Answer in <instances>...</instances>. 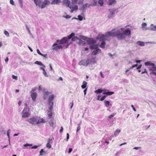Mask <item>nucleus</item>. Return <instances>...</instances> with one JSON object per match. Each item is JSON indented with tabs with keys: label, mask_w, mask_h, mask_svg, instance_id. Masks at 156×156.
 Wrapping results in <instances>:
<instances>
[{
	"label": "nucleus",
	"mask_w": 156,
	"mask_h": 156,
	"mask_svg": "<svg viewBox=\"0 0 156 156\" xmlns=\"http://www.w3.org/2000/svg\"><path fill=\"white\" fill-rule=\"evenodd\" d=\"M54 103L52 102V104H51L50 105H49V111L48 112H51L52 111V109L53 108V105Z\"/></svg>",
	"instance_id": "obj_29"
},
{
	"label": "nucleus",
	"mask_w": 156,
	"mask_h": 156,
	"mask_svg": "<svg viewBox=\"0 0 156 156\" xmlns=\"http://www.w3.org/2000/svg\"><path fill=\"white\" fill-rule=\"evenodd\" d=\"M75 35L72 37L71 38V41H75L77 40H79V39L80 38L79 37H77V36H74Z\"/></svg>",
	"instance_id": "obj_30"
},
{
	"label": "nucleus",
	"mask_w": 156,
	"mask_h": 156,
	"mask_svg": "<svg viewBox=\"0 0 156 156\" xmlns=\"http://www.w3.org/2000/svg\"><path fill=\"white\" fill-rule=\"evenodd\" d=\"M91 4H88L86 3L85 4L82 5L80 9V10H81L83 12H84L85 11L87 7H89L90 6H91Z\"/></svg>",
	"instance_id": "obj_9"
},
{
	"label": "nucleus",
	"mask_w": 156,
	"mask_h": 156,
	"mask_svg": "<svg viewBox=\"0 0 156 156\" xmlns=\"http://www.w3.org/2000/svg\"><path fill=\"white\" fill-rule=\"evenodd\" d=\"M87 42L88 44H94L96 43V41L93 39H88L87 40Z\"/></svg>",
	"instance_id": "obj_19"
},
{
	"label": "nucleus",
	"mask_w": 156,
	"mask_h": 156,
	"mask_svg": "<svg viewBox=\"0 0 156 156\" xmlns=\"http://www.w3.org/2000/svg\"><path fill=\"white\" fill-rule=\"evenodd\" d=\"M66 137H67V140L66 141H68V140L69 138V135L68 133H67L66 134Z\"/></svg>",
	"instance_id": "obj_61"
},
{
	"label": "nucleus",
	"mask_w": 156,
	"mask_h": 156,
	"mask_svg": "<svg viewBox=\"0 0 156 156\" xmlns=\"http://www.w3.org/2000/svg\"><path fill=\"white\" fill-rule=\"evenodd\" d=\"M12 77L13 79H14L16 80H17V77L16 76H15L14 75H12Z\"/></svg>",
	"instance_id": "obj_52"
},
{
	"label": "nucleus",
	"mask_w": 156,
	"mask_h": 156,
	"mask_svg": "<svg viewBox=\"0 0 156 156\" xmlns=\"http://www.w3.org/2000/svg\"><path fill=\"white\" fill-rule=\"evenodd\" d=\"M32 144H24L23 145V146L24 147H27L28 146H32Z\"/></svg>",
	"instance_id": "obj_51"
},
{
	"label": "nucleus",
	"mask_w": 156,
	"mask_h": 156,
	"mask_svg": "<svg viewBox=\"0 0 156 156\" xmlns=\"http://www.w3.org/2000/svg\"><path fill=\"white\" fill-rule=\"evenodd\" d=\"M100 74L101 78H105L104 75L101 72H100Z\"/></svg>",
	"instance_id": "obj_46"
},
{
	"label": "nucleus",
	"mask_w": 156,
	"mask_h": 156,
	"mask_svg": "<svg viewBox=\"0 0 156 156\" xmlns=\"http://www.w3.org/2000/svg\"><path fill=\"white\" fill-rule=\"evenodd\" d=\"M98 3L101 6H102L103 4V0H99Z\"/></svg>",
	"instance_id": "obj_40"
},
{
	"label": "nucleus",
	"mask_w": 156,
	"mask_h": 156,
	"mask_svg": "<svg viewBox=\"0 0 156 156\" xmlns=\"http://www.w3.org/2000/svg\"><path fill=\"white\" fill-rule=\"evenodd\" d=\"M49 123L50 126L52 127L53 128H54L55 127V124H54L53 120H51L49 122Z\"/></svg>",
	"instance_id": "obj_25"
},
{
	"label": "nucleus",
	"mask_w": 156,
	"mask_h": 156,
	"mask_svg": "<svg viewBox=\"0 0 156 156\" xmlns=\"http://www.w3.org/2000/svg\"><path fill=\"white\" fill-rule=\"evenodd\" d=\"M118 12V10L117 9L113 8L110 9L108 10V18L109 19L111 18L114 17L115 13H117Z\"/></svg>",
	"instance_id": "obj_5"
},
{
	"label": "nucleus",
	"mask_w": 156,
	"mask_h": 156,
	"mask_svg": "<svg viewBox=\"0 0 156 156\" xmlns=\"http://www.w3.org/2000/svg\"><path fill=\"white\" fill-rule=\"evenodd\" d=\"M136 44L141 46H144L145 45V44L144 42L140 41H137Z\"/></svg>",
	"instance_id": "obj_27"
},
{
	"label": "nucleus",
	"mask_w": 156,
	"mask_h": 156,
	"mask_svg": "<svg viewBox=\"0 0 156 156\" xmlns=\"http://www.w3.org/2000/svg\"><path fill=\"white\" fill-rule=\"evenodd\" d=\"M84 0H78V4L79 5L82 4Z\"/></svg>",
	"instance_id": "obj_47"
},
{
	"label": "nucleus",
	"mask_w": 156,
	"mask_h": 156,
	"mask_svg": "<svg viewBox=\"0 0 156 156\" xmlns=\"http://www.w3.org/2000/svg\"><path fill=\"white\" fill-rule=\"evenodd\" d=\"M116 2L115 0H109L108 1V4L111 5L115 4Z\"/></svg>",
	"instance_id": "obj_26"
},
{
	"label": "nucleus",
	"mask_w": 156,
	"mask_h": 156,
	"mask_svg": "<svg viewBox=\"0 0 156 156\" xmlns=\"http://www.w3.org/2000/svg\"><path fill=\"white\" fill-rule=\"evenodd\" d=\"M50 3V2L48 0H45L43 2H42V4L41 5L40 7L41 9H43L47 5H49Z\"/></svg>",
	"instance_id": "obj_11"
},
{
	"label": "nucleus",
	"mask_w": 156,
	"mask_h": 156,
	"mask_svg": "<svg viewBox=\"0 0 156 156\" xmlns=\"http://www.w3.org/2000/svg\"><path fill=\"white\" fill-rule=\"evenodd\" d=\"M106 96H103L102 97H101L100 99V100L101 101H103L104 100V99L106 98Z\"/></svg>",
	"instance_id": "obj_48"
},
{
	"label": "nucleus",
	"mask_w": 156,
	"mask_h": 156,
	"mask_svg": "<svg viewBox=\"0 0 156 156\" xmlns=\"http://www.w3.org/2000/svg\"><path fill=\"white\" fill-rule=\"evenodd\" d=\"M104 91V90H102L101 89H98L97 90V91L98 93H101L103 92Z\"/></svg>",
	"instance_id": "obj_54"
},
{
	"label": "nucleus",
	"mask_w": 156,
	"mask_h": 156,
	"mask_svg": "<svg viewBox=\"0 0 156 156\" xmlns=\"http://www.w3.org/2000/svg\"><path fill=\"white\" fill-rule=\"evenodd\" d=\"M90 62L93 64L96 63V60L95 57H92L90 59Z\"/></svg>",
	"instance_id": "obj_21"
},
{
	"label": "nucleus",
	"mask_w": 156,
	"mask_h": 156,
	"mask_svg": "<svg viewBox=\"0 0 156 156\" xmlns=\"http://www.w3.org/2000/svg\"><path fill=\"white\" fill-rule=\"evenodd\" d=\"M123 28L120 29H114L111 31L107 32L105 34L99 35L97 38L100 41H105L106 37H116L119 40H122L126 38V36H130L131 34V31L129 29L124 30Z\"/></svg>",
	"instance_id": "obj_1"
},
{
	"label": "nucleus",
	"mask_w": 156,
	"mask_h": 156,
	"mask_svg": "<svg viewBox=\"0 0 156 156\" xmlns=\"http://www.w3.org/2000/svg\"><path fill=\"white\" fill-rule=\"evenodd\" d=\"M63 3L66 5L67 7L71 8V5L70 4V2L69 0H64L63 1Z\"/></svg>",
	"instance_id": "obj_15"
},
{
	"label": "nucleus",
	"mask_w": 156,
	"mask_h": 156,
	"mask_svg": "<svg viewBox=\"0 0 156 156\" xmlns=\"http://www.w3.org/2000/svg\"><path fill=\"white\" fill-rule=\"evenodd\" d=\"M105 45H106V43H105V41H101V44L99 46L101 48H104Z\"/></svg>",
	"instance_id": "obj_28"
},
{
	"label": "nucleus",
	"mask_w": 156,
	"mask_h": 156,
	"mask_svg": "<svg viewBox=\"0 0 156 156\" xmlns=\"http://www.w3.org/2000/svg\"><path fill=\"white\" fill-rule=\"evenodd\" d=\"M52 143V142H51V143H47L46 144V147H47L48 148H50L51 147V144Z\"/></svg>",
	"instance_id": "obj_35"
},
{
	"label": "nucleus",
	"mask_w": 156,
	"mask_h": 156,
	"mask_svg": "<svg viewBox=\"0 0 156 156\" xmlns=\"http://www.w3.org/2000/svg\"><path fill=\"white\" fill-rule=\"evenodd\" d=\"M52 116V113L50 112L48 114V116L49 117V118L51 119V118Z\"/></svg>",
	"instance_id": "obj_53"
},
{
	"label": "nucleus",
	"mask_w": 156,
	"mask_h": 156,
	"mask_svg": "<svg viewBox=\"0 0 156 156\" xmlns=\"http://www.w3.org/2000/svg\"><path fill=\"white\" fill-rule=\"evenodd\" d=\"M52 140V139H50L49 138L48 140V143H51V142H52L51 141Z\"/></svg>",
	"instance_id": "obj_64"
},
{
	"label": "nucleus",
	"mask_w": 156,
	"mask_h": 156,
	"mask_svg": "<svg viewBox=\"0 0 156 156\" xmlns=\"http://www.w3.org/2000/svg\"><path fill=\"white\" fill-rule=\"evenodd\" d=\"M93 1H94V4H91V6H94V5H96L97 4V1H96V0H93Z\"/></svg>",
	"instance_id": "obj_50"
},
{
	"label": "nucleus",
	"mask_w": 156,
	"mask_h": 156,
	"mask_svg": "<svg viewBox=\"0 0 156 156\" xmlns=\"http://www.w3.org/2000/svg\"><path fill=\"white\" fill-rule=\"evenodd\" d=\"M37 52L38 54L40 55H43V54H42L40 51L38 49H37Z\"/></svg>",
	"instance_id": "obj_49"
},
{
	"label": "nucleus",
	"mask_w": 156,
	"mask_h": 156,
	"mask_svg": "<svg viewBox=\"0 0 156 156\" xmlns=\"http://www.w3.org/2000/svg\"><path fill=\"white\" fill-rule=\"evenodd\" d=\"M101 52V50L99 48H97L96 50H94L92 52V54L94 55H96Z\"/></svg>",
	"instance_id": "obj_17"
},
{
	"label": "nucleus",
	"mask_w": 156,
	"mask_h": 156,
	"mask_svg": "<svg viewBox=\"0 0 156 156\" xmlns=\"http://www.w3.org/2000/svg\"><path fill=\"white\" fill-rule=\"evenodd\" d=\"M43 153H44V154L46 153L45 151H44L43 149H41L40 152V155L41 156L43 155Z\"/></svg>",
	"instance_id": "obj_39"
},
{
	"label": "nucleus",
	"mask_w": 156,
	"mask_h": 156,
	"mask_svg": "<svg viewBox=\"0 0 156 156\" xmlns=\"http://www.w3.org/2000/svg\"><path fill=\"white\" fill-rule=\"evenodd\" d=\"M147 24L145 23H142V27L143 30H146L148 29L147 28H146V27L147 26Z\"/></svg>",
	"instance_id": "obj_31"
},
{
	"label": "nucleus",
	"mask_w": 156,
	"mask_h": 156,
	"mask_svg": "<svg viewBox=\"0 0 156 156\" xmlns=\"http://www.w3.org/2000/svg\"><path fill=\"white\" fill-rule=\"evenodd\" d=\"M72 3L73 5H74L77 4L78 0H71Z\"/></svg>",
	"instance_id": "obj_36"
},
{
	"label": "nucleus",
	"mask_w": 156,
	"mask_h": 156,
	"mask_svg": "<svg viewBox=\"0 0 156 156\" xmlns=\"http://www.w3.org/2000/svg\"><path fill=\"white\" fill-rule=\"evenodd\" d=\"M98 44H93L90 46V48L91 49H97L98 47Z\"/></svg>",
	"instance_id": "obj_22"
},
{
	"label": "nucleus",
	"mask_w": 156,
	"mask_h": 156,
	"mask_svg": "<svg viewBox=\"0 0 156 156\" xmlns=\"http://www.w3.org/2000/svg\"><path fill=\"white\" fill-rule=\"evenodd\" d=\"M51 93L50 92L48 91H44V99H46L48 96H49L50 94Z\"/></svg>",
	"instance_id": "obj_20"
},
{
	"label": "nucleus",
	"mask_w": 156,
	"mask_h": 156,
	"mask_svg": "<svg viewBox=\"0 0 156 156\" xmlns=\"http://www.w3.org/2000/svg\"><path fill=\"white\" fill-rule=\"evenodd\" d=\"M90 63V59H87V60L83 59L81 60L79 63L80 65H83L87 66Z\"/></svg>",
	"instance_id": "obj_8"
},
{
	"label": "nucleus",
	"mask_w": 156,
	"mask_h": 156,
	"mask_svg": "<svg viewBox=\"0 0 156 156\" xmlns=\"http://www.w3.org/2000/svg\"><path fill=\"white\" fill-rule=\"evenodd\" d=\"M54 94H51L49 96L48 104L50 105L52 104V102H53L52 101L54 98Z\"/></svg>",
	"instance_id": "obj_12"
},
{
	"label": "nucleus",
	"mask_w": 156,
	"mask_h": 156,
	"mask_svg": "<svg viewBox=\"0 0 156 156\" xmlns=\"http://www.w3.org/2000/svg\"><path fill=\"white\" fill-rule=\"evenodd\" d=\"M80 129V126H78L77 127L76 132H78Z\"/></svg>",
	"instance_id": "obj_59"
},
{
	"label": "nucleus",
	"mask_w": 156,
	"mask_h": 156,
	"mask_svg": "<svg viewBox=\"0 0 156 156\" xmlns=\"http://www.w3.org/2000/svg\"><path fill=\"white\" fill-rule=\"evenodd\" d=\"M61 2V0H53L51 3V5H57Z\"/></svg>",
	"instance_id": "obj_18"
},
{
	"label": "nucleus",
	"mask_w": 156,
	"mask_h": 156,
	"mask_svg": "<svg viewBox=\"0 0 156 156\" xmlns=\"http://www.w3.org/2000/svg\"><path fill=\"white\" fill-rule=\"evenodd\" d=\"M121 130L120 129H117L115 132L114 133V135L116 137L117 136L120 132Z\"/></svg>",
	"instance_id": "obj_23"
},
{
	"label": "nucleus",
	"mask_w": 156,
	"mask_h": 156,
	"mask_svg": "<svg viewBox=\"0 0 156 156\" xmlns=\"http://www.w3.org/2000/svg\"><path fill=\"white\" fill-rule=\"evenodd\" d=\"M78 19L80 21L82 20L83 19V17L80 15L78 16Z\"/></svg>",
	"instance_id": "obj_45"
},
{
	"label": "nucleus",
	"mask_w": 156,
	"mask_h": 156,
	"mask_svg": "<svg viewBox=\"0 0 156 156\" xmlns=\"http://www.w3.org/2000/svg\"><path fill=\"white\" fill-rule=\"evenodd\" d=\"M150 29L153 31H155L156 30V26H154L153 27H151Z\"/></svg>",
	"instance_id": "obj_43"
},
{
	"label": "nucleus",
	"mask_w": 156,
	"mask_h": 156,
	"mask_svg": "<svg viewBox=\"0 0 156 156\" xmlns=\"http://www.w3.org/2000/svg\"><path fill=\"white\" fill-rule=\"evenodd\" d=\"M74 35H75V33H72L70 35L68 36L67 37H64L60 41L58 40H57L56 42L59 44H64L66 42L68 39H70Z\"/></svg>",
	"instance_id": "obj_3"
},
{
	"label": "nucleus",
	"mask_w": 156,
	"mask_h": 156,
	"mask_svg": "<svg viewBox=\"0 0 156 156\" xmlns=\"http://www.w3.org/2000/svg\"><path fill=\"white\" fill-rule=\"evenodd\" d=\"M87 90V88H86L83 91L84 94L85 95L86 94V92Z\"/></svg>",
	"instance_id": "obj_63"
},
{
	"label": "nucleus",
	"mask_w": 156,
	"mask_h": 156,
	"mask_svg": "<svg viewBox=\"0 0 156 156\" xmlns=\"http://www.w3.org/2000/svg\"><path fill=\"white\" fill-rule=\"evenodd\" d=\"M70 8L71 9L70 12L71 13H72L74 11H76L78 9V6L76 5H75L74 6H73L71 5V7Z\"/></svg>",
	"instance_id": "obj_16"
},
{
	"label": "nucleus",
	"mask_w": 156,
	"mask_h": 156,
	"mask_svg": "<svg viewBox=\"0 0 156 156\" xmlns=\"http://www.w3.org/2000/svg\"><path fill=\"white\" fill-rule=\"evenodd\" d=\"M35 90V89H33L31 91V96L32 99L34 101H35L37 95V93L33 92Z\"/></svg>",
	"instance_id": "obj_10"
},
{
	"label": "nucleus",
	"mask_w": 156,
	"mask_h": 156,
	"mask_svg": "<svg viewBox=\"0 0 156 156\" xmlns=\"http://www.w3.org/2000/svg\"><path fill=\"white\" fill-rule=\"evenodd\" d=\"M27 104H26L25 107L24 108L22 111V113L23 114L22 115L23 118L27 117L30 115V114L28 112V109L27 108Z\"/></svg>",
	"instance_id": "obj_7"
},
{
	"label": "nucleus",
	"mask_w": 156,
	"mask_h": 156,
	"mask_svg": "<svg viewBox=\"0 0 156 156\" xmlns=\"http://www.w3.org/2000/svg\"><path fill=\"white\" fill-rule=\"evenodd\" d=\"M35 63L36 64L38 65L41 66V65H42V63L41 62H40V61H36L35 62Z\"/></svg>",
	"instance_id": "obj_41"
},
{
	"label": "nucleus",
	"mask_w": 156,
	"mask_h": 156,
	"mask_svg": "<svg viewBox=\"0 0 156 156\" xmlns=\"http://www.w3.org/2000/svg\"><path fill=\"white\" fill-rule=\"evenodd\" d=\"M103 94H107V90H104L103 91Z\"/></svg>",
	"instance_id": "obj_60"
},
{
	"label": "nucleus",
	"mask_w": 156,
	"mask_h": 156,
	"mask_svg": "<svg viewBox=\"0 0 156 156\" xmlns=\"http://www.w3.org/2000/svg\"><path fill=\"white\" fill-rule=\"evenodd\" d=\"M43 73L45 77H48V76L47 74V73L45 71V69L43 71Z\"/></svg>",
	"instance_id": "obj_42"
},
{
	"label": "nucleus",
	"mask_w": 156,
	"mask_h": 156,
	"mask_svg": "<svg viewBox=\"0 0 156 156\" xmlns=\"http://www.w3.org/2000/svg\"><path fill=\"white\" fill-rule=\"evenodd\" d=\"M20 4V6L22 8L23 7V2L22 0H18Z\"/></svg>",
	"instance_id": "obj_33"
},
{
	"label": "nucleus",
	"mask_w": 156,
	"mask_h": 156,
	"mask_svg": "<svg viewBox=\"0 0 156 156\" xmlns=\"http://www.w3.org/2000/svg\"><path fill=\"white\" fill-rule=\"evenodd\" d=\"M150 74H153L156 76V71L151 72Z\"/></svg>",
	"instance_id": "obj_58"
},
{
	"label": "nucleus",
	"mask_w": 156,
	"mask_h": 156,
	"mask_svg": "<svg viewBox=\"0 0 156 156\" xmlns=\"http://www.w3.org/2000/svg\"><path fill=\"white\" fill-rule=\"evenodd\" d=\"M114 92L112 91H109L108 90H107V95H112L114 94Z\"/></svg>",
	"instance_id": "obj_37"
},
{
	"label": "nucleus",
	"mask_w": 156,
	"mask_h": 156,
	"mask_svg": "<svg viewBox=\"0 0 156 156\" xmlns=\"http://www.w3.org/2000/svg\"><path fill=\"white\" fill-rule=\"evenodd\" d=\"M141 148V147H135L133 148V149H136V150H139Z\"/></svg>",
	"instance_id": "obj_57"
},
{
	"label": "nucleus",
	"mask_w": 156,
	"mask_h": 156,
	"mask_svg": "<svg viewBox=\"0 0 156 156\" xmlns=\"http://www.w3.org/2000/svg\"><path fill=\"white\" fill-rule=\"evenodd\" d=\"M38 88L39 91H41L42 90L41 85H40L39 86Z\"/></svg>",
	"instance_id": "obj_62"
},
{
	"label": "nucleus",
	"mask_w": 156,
	"mask_h": 156,
	"mask_svg": "<svg viewBox=\"0 0 156 156\" xmlns=\"http://www.w3.org/2000/svg\"><path fill=\"white\" fill-rule=\"evenodd\" d=\"M116 114L115 113H113V114L109 116H108V119H110L112 117H113Z\"/></svg>",
	"instance_id": "obj_44"
},
{
	"label": "nucleus",
	"mask_w": 156,
	"mask_h": 156,
	"mask_svg": "<svg viewBox=\"0 0 156 156\" xmlns=\"http://www.w3.org/2000/svg\"><path fill=\"white\" fill-rule=\"evenodd\" d=\"M87 83L85 81H83V84L81 86V87L83 89H84L86 88L87 85Z\"/></svg>",
	"instance_id": "obj_32"
},
{
	"label": "nucleus",
	"mask_w": 156,
	"mask_h": 156,
	"mask_svg": "<svg viewBox=\"0 0 156 156\" xmlns=\"http://www.w3.org/2000/svg\"><path fill=\"white\" fill-rule=\"evenodd\" d=\"M34 1L37 6H38L39 7H41V4L42 3V0H34Z\"/></svg>",
	"instance_id": "obj_14"
},
{
	"label": "nucleus",
	"mask_w": 156,
	"mask_h": 156,
	"mask_svg": "<svg viewBox=\"0 0 156 156\" xmlns=\"http://www.w3.org/2000/svg\"><path fill=\"white\" fill-rule=\"evenodd\" d=\"M57 45V44L55 43L53 44L52 45V46L54 47L53 48V49L54 50H57L59 49H61L62 48V47L61 45H58L57 46L55 47Z\"/></svg>",
	"instance_id": "obj_13"
},
{
	"label": "nucleus",
	"mask_w": 156,
	"mask_h": 156,
	"mask_svg": "<svg viewBox=\"0 0 156 156\" xmlns=\"http://www.w3.org/2000/svg\"><path fill=\"white\" fill-rule=\"evenodd\" d=\"M104 103L105 106L107 107H108L109 106H112L111 104H110V102L108 101L105 100L104 101Z\"/></svg>",
	"instance_id": "obj_24"
},
{
	"label": "nucleus",
	"mask_w": 156,
	"mask_h": 156,
	"mask_svg": "<svg viewBox=\"0 0 156 156\" xmlns=\"http://www.w3.org/2000/svg\"><path fill=\"white\" fill-rule=\"evenodd\" d=\"M10 3L12 5H14V2L13 0H10Z\"/></svg>",
	"instance_id": "obj_56"
},
{
	"label": "nucleus",
	"mask_w": 156,
	"mask_h": 156,
	"mask_svg": "<svg viewBox=\"0 0 156 156\" xmlns=\"http://www.w3.org/2000/svg\"><path fill=\"white\" fill-rule=\"evenodd\" d=\"M28 121L30 123L35 126L44 123L45 120L42 118L39 117L35 116L28 119Z\"/></svg>",
	"instance_id": "obj_2"
},
{
	"label": "nucleus",
	"mask_w": 156,
	"mask_h": 156,
	"mask_svg": "<svg viewBox=\"0 0 156 156\" xmlns=\"http://www.w3.org/2000/svg\"><path fill=\"white\" fill-rule=\"evenodd\" d=\"M4 34L7 37H9V34L7 31L5 30L4 31Z\"/></svg>",
	"instance_id": "obj_38"
},
{
	"label": "nucleus",
	"mask_w": 156,
	"mask_h": 156,
	"mask_svg": "<svg viewBox=\"0 0 156 156\" xmlns=\"http://www.w3.org/2000/svg\"><path fill=\"white\" fill-rule=\"evenodd\" d=\"M11 131V130L10 129H9L7 132V136H8L9 138V143L10 144V136H9V133Z\"/></svg>",
	"instance_id": "obj_34"
},
{
	"label": "nucleus",
	"mask_w": 156,
	"mask_h": 156,
	"mask_svg": "<svg viewBox=\"0 0 156 156\" xmlns=\"http://www.w3.org/2000/svg\"><path fill=\"white\" fill-rule=\"evenodd\" d=\"M146 66H148V68L151 72L156 71V65L150 61H147L145 63Z\"/></svg>",
	"instance_id": "obj_4"
},
{
	"label": "nucleus",
	"mask_w": 156,
	"mask_h": 156,
	"mask_svg": "<svg viewBox=\"0 0 156 156\" xmlns=\"http://www.w3.org/2000/svg\"><path fill=\"white\" fill-rule=\"evenodd\" d=\"M79 37L80 38L79 39V41L78 42V44L80 45H84L85 44V42L82 40V39L85 41L88 39L87 37L83 35H80Z\"/></svg>",
	"instance_id": "obj_6"
},
{
	"label": "nucleus",
	"mask_w": 156,
	"mask_h": 156,
	"mask_svg": "<svg viewBox=\"0 0 156 156\" xmlns=\"http://www.w3.org/2000/svg\"><path fill=\"white\" fill-rule=\"evenodd\" d=\"M39 146L37 145H35L33 147H32L31 148V149H36Z\"/></svg>",
	"instance_id": "obj_55"
}]
</instances>
